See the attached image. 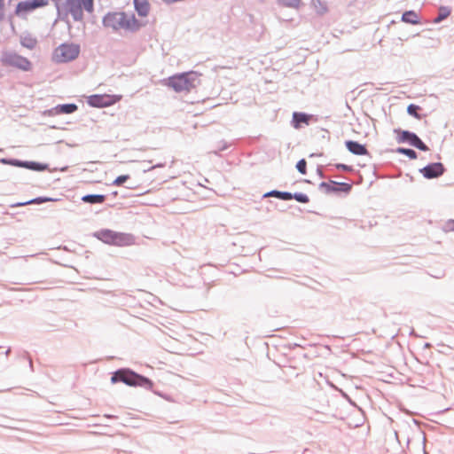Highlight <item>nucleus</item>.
<instances>
[{"label":"nucleus","mask_w":454,"mask_h":454,"mask_svg":"<svg viewBox=\"0 0 454 454\" xmlns=\"http://www.w3.org/2000/svg\"><path fill=\"white\" fill-rule=\"evenodd\" d=\"M120 382L129 387H141L145 389H152L153 387L152 380L127 367L117 369L111 374V383Z\"/></svg>","instance_id":"obj_1"},{"label":"nucleus","mask_w":454,"mask_h":454,"mask_svg":"<svg viewBox=\"0 0 454 454\" xmlns=\"http://www.w3.org/2000/svg\"><path fill=\"white\" fill-rule=\"evenodd\" d=\"M200 76L196 71L184 72L168 77L166 84L176 92L190 91L200 84Z\"/></svg>","instance_id":"obj_2"},{"label":"nucleus","mask_w":454,"mask_h":454,"mask_svg":"<svg viewBox=\"0 0 454 454\" xmlns=\"http://www.w3.org/2000/svg\"><path fill=\"white\" fill-rule=\"evenodd\" d=\"M94 237L102 242L114 246H128L133 241V236L128 233L117 232L110 229H101L94 232Z\"/></svg>","instance_id":"obj_3"},{"label":"nucleus","mask_w":454,"mask_h":454,"mask_svg":"<svg viewBox=\"0 0 454 454\" xmlns=\"http://www.w3.org/2000/svg\"><path fill=\"white\" fill-rule=\"evenodd\" d=\"M80 45L76 43H64L59 45L53 53V60L56 63H67L74 60L80 54Z\"/></svg>","instance_id":"obj_4"},{"label":"nucleus","mask_w":454,"mask_h":454,"mask_svg":"<svg viewBox=\"0 0 454 454\" xmlns=\"http://www.w3.org/2000/svg\"><path fill=\"white\" fill-rule=\"evenodd\" d=\"M394 132L397 135L396 141L399 144H408L422 152H428L429 147L413 131L402 129H395Z\"/></svg>","instance_id":"obj_5"},{"label":"nucleus","mask_w":454,"mask_h":454,"mask_svg":"<svg viewBox=\"0 0 454 454\" xmlns=\"http://www.w3.org/2000/svg\"><path fill=\"white\" fill-rule=\"evenodd\" d=\"M1 62L4 66L13 67L22 71H29L32 66L28 59L12 51L3 52Z\"/></svg>","instance_id":"obj_6"},{"label":"nucleus","mask_w":454,"mask_h":454,"mask_svg":"<svg viewBox=\"0 0 454 454\" xmlns=\"http://www.w3.org/2000/svg\"><path fill=\"white\" fill-rule=\"evenodd\" d=\"M318 189L325 194H339L340 192L348 194L352 190V184L330 180L329 182H321Z\"/></svg>","instance_id":"obj_7"},{"label":"nucleus","mask_w":454,"mask_h":454,"mask_svg":"<svg viewBox=\"0 0 454 454\" xmlns=\"http://www.w3.org/2000/svg\"><path fill=\"white\" fill-rule=\"evenodd\" d=\"M419 173L426 179H434L442 176L446 168L442 162H431L426 165L425 167L419 168Z\"/></svg>","instance_id":"obj_8"},{"label":"nucleus","mask_w":454,"mask_h":454,"mask_svg":"<svg viewBox=\"0 0 454 454\" xmlns=\"http://www.w3.org/2000/svg\"><path fill=\"white\" fill-rule=\"evenodd\" d=\"M48 4V0H25L20 1L17 4L15 8V13L20 15L23 13H28L35 11L37 8L44 7Z\"/></svg>","instance_id":"obj_9"},{"label":"nucleus","mask_w":454,"mask_h":454,"mask_svg":"<svg viewBox=\"0 0 454 454\" xmlns=\"http://www.w3.org/2000/svg\"><path fill=\"white\" fill-rule=\"evenodd\" d=\"M120 28H124L131 32H136L142 27L141 22L135 17L134 14L128 16L126 12H120Z\"/></svg>","instance_id":"obj_10"},{"label":"nucleus","mask_w":454,"mask_h":454,"mask_svg":"<svg viewBox=\"0 0 454 454\" xmlns=\"http://www.w3.org/2000/svg\"><path fill=\"white\" fill-rule=\"evenodd\" d=\"M87 103L91 107L103 108L114 103L113 97L106 94H93L88 97Z\"/></svg>","instance_id":"obj_11"},{"label":"nucleus","mask_w":454,"mask_h":454,"mask_svg":"<svg viewBox=\"0 0 454 454\" xmlns=\"http://www.w3.org/2000/svg\"><path fill=\"white\" fill-rule=\"evenodd\" d=\"M78 110V106L74 103L59 104L48 109L46 114L50 116H55L59 114H70Z\"/></svg>","instance_id":"obj_12"},{"label":"nucleus","mask_w":454,"mask_h":454,"mask_svg":"<svg viewBox=\"0 0 454 454\" xmlns=\"http://www.w3.org/2000/svg\"><path fill=\"white\" fill-rule=\"evenodd\" d=\"M67 12H69L74 21H80L83 19V12L82 7V0H67L66 1Z\"/></svg>","instance_id":"obj_13"},{"label":"nucleus","mask_w":454,"mask_h":454,"mask_svg":"<svg viewBox=\"0 0 454 454\" xmlns=\"http://www.w3.org/2000/svg\"><path fill=\"white\" fill-rule=\"evenodd\" d=\"M313 118L314 116L309 114L303 112H294L291 123L294 129H301L303 124L309 125Z\"/></svg>","instance_id":"obj_14"},{"label":"nucleus","mask_w":454,"mask_h":454,"mask_svg":"<svg viewBox=\"0 0 454 454\" xmlns=\"http://www.w3.org/2000/svg\"><path fill=\"white\" fill-rule=\"evenodd\" d=\"M345 146H346L347 150L354 155H358V156L369 155V151L367 150L366 145L360 144L357 141L346 140Z\"/></svg>","instance_id":"obj_15"},{"label":"nucleus","mask_w":454,"mask_h":454,"mask_svg":"<svg viewBox=\"0 0 454 454\" xmlns=\"http://www.w3.org/2000/svg\"><path fill=\"white\" fill-rule=\"evenodd\" d=\"M119 17L120 12H108L103 17L102 23L104 27L118 30L120 28Z\"/></svg>","instance_id":"obj_16"},{"label":"nucleus","mask_w":454,"mask_h":454,"mask_svg":"<svg viewBox=\"0 0 454 454\" xmlns=\"http://www.w3.org/2000/svg\"><path fill=\"white\" fill-rule=\"evenodd\" d=\"M135 11L140 17H146L150 12V4L147 0H133Z\"/></svg>","instance_id":"obj_17"},{"label":"nucleus","mask_w":454,"mask_h":454,"mask_svg":"<svg viewBox=\"0 0 454 454\" xmlns=\"http://www.w3.org/2000/svg\"><path fill=\"white\" fill-rule=\"evenodd\" d=\"M81 200L82 202L91 204V205L103 204L106 200V195L86 194V195H83Z\"/></svg>","instance_id":"obj_18"},{"label":"nucleus","mask_w":454,"mask_h":454,"mask_svg":"<svg viewBox=\"0 0 454 454\" xmlns=\"http://www.w3.org/2000/svg\"><path fill=\"white\" fill-rule=\"evenodd\" d=\"M401 20L407 24L417 25L420 23L418 13L413 11H405L401 17Z\"/></svg>","instance_id":"obj_19"},{"label":"nucleus","mask_w":454,"mask_h":454,"mask_svg":"<svg viewBox=\"0 0 454 454\" xmlns=\"http://www.w3.org/2000/svg\"><path fill=\"white\" fill-rule=\"evenodd\" d=\"M274 197L281 200H291V192L286 191H278V190H271L270 192H265L262 195V198Z\"/></svg>","instance_id":"obj_20"},{"label":"nucleus","mask_w":454,"mask_h":454,"mask_svg":"<svg viewBox=\"0 0 454 454\" xmlns=\"http://www.w3.org/2000/svg\"><path fill=\"white\" fill-rule=\"evenodd\" d=\"M20 44L27 49L33 50L37 44V40L30 34L26 33L20 35Z\"/></svg>","instance_id":"obj_21"},{"label":"nucleus","mask_w":454,"mask_h":454,"mask_svg":"<svg viewBox=\"0 0 454 454\" xmlns=\"http://www.w3.org/2000/svg\"><path fill=\"white\" fill-rule=\"evenodd\" d=\"M25 168L35 172H42L47 170L49 168V165L47 163H42L34 160H27Z\"/></svg>","instance_id":"obj_22"},{"label":"nucleus","mask_w":454,"mask_h":454,"mask_svg":"<svg viewBox=\"0 0 454 454\" xmlns=\"http://www.w3.org/2000/svg\"><path fill=\"white\" fill-rule=\"evenodd\" d=\"M451 10L449 6L441 5L437 16L434 19V23H440L450 15Z\"/></svg>","instance_id":"obj_23"},{"label":"nucleus","mask_w":454,"mask_h":454,"mask_svg":"<svg viewBox=\"0 0 454 454\" xmlns=\"http://www.w3.org/2000/svg\"><path fill=\"white\" fill-rule=\"evenodd\" d=\"M393 152L397 153L399 154H403L407 156L410 160H416L418 158L417 152L411 148L397 147L396 149L393 150Z\"/></svg>","instance_id":"obj_24"},{"label":"nucleus","mask_w":454,"mask_h":454,"mask_svg":"<svg viewBox=\"0 0 454 454\" xmlns=\"http://www.w3.org/2000/svg\"><path fill=\"white\" fill-rule=\"evenodd\" d=\"M311 4L318 15H323L327 12L326 4L321 0H312Z\"/></svg>","instance_id":"obj_25"},{"label":"nucleus","mask_w":454,"mask_h":454,"mask_svg":"<svg viewBox=\"0 0 454 454\" xmlns=\"http://www.w3.org/2000/svg\"><path fill=\"white\" fill-rule=\"evenodd\" d=\"M419 110L420 106L415 104H410L407 106V114L417 120H421L423 118V115L419 114Z\"/></svg>","instance_id":"obj_26"},{"label":"nucleus","mask_w":454,"mask_h":454,"mask_svg":"<svg viewBox=\"0 0 454 454\" xmlns=\"http://www.w3.org/2000/svg\"><path fill=\"white\" fill-rule=\"evenodd\" d=\"M57 200H59V199H54V198L46 197V196H39V197L31 199L29 200H27V203L29 205H32V204L40 205V204H43L45 202L57 201Z\"/></svg>","instance_id":"obj_27"},{"label":"nucleus","mask_w":454,"mask_h":454,"mask_svg":"<svg viewBox=\"0 0 454 454\" xmlns=\"http://www.w3.org/2000/svg\"><path fill=\"white\" fill-rule=\"evenodd\" d=\"M291 200H295L296 201L306 204L309 202V198L306 193L303 192H291Z\"/></svg>","instance_id":"obj_28"},{"label":"nucleus","mask_w":454,"mask_h":454,"mask_svg":"<svg viewBox=\"0 0 454 454\" xmlns=\"http://www.w3.org/2000/svg\"><path fill=\"white\" fill-rule=\"evenodd\" d=\"M277 3L284 7L297 9L301 4V0H277Z\"/></svg>","instance_id":"obj_29"},{"label":"nucleus","mask_w":454,"mask_h":454,"mask_svg":"<svg viewBox=\"0 0 454 454\" xmlns=\"http://www.w3.org/2000/svg\"><path fill=\"white\" fill-rule=\"evenodd\" d=\"M296 169L298 170L299 173H301V175H305L307 173V161L305 159H301L297 161L296 163V166H295Z\"/></svg>","instance_id":"obj_30"},{"label":"nucleus","mask_w":454,"mask_h":454,"mask_svg":"<svg viewBox=\"0 0 454 454\" xmlns=\"http://www.w3.org/2000/svg\"><path fill=\"white\" fill-rule=\"evenodd\" d=\"M130 178L129 175H121L117 176L112 183L114 186H121L126 181H128Z\"/></svg>","instance_id":"obj_31"},{"label":"nucleus","mask_w":454,"mask_h":454,"mask_svg":"<svg viewBox=\"0 0 454 454\" xmlns=\"http://www.w3.org/2000/svg\"><path fill=\"white\" fill-rule=\"evenodd\" d=\"M82 7L88 12H92L94 10V0H82Z\"/></svg>","instance_id":"obj_32"},{"label":"nucleus","mask_w":454,"mask_h":454,"mask_svg":"<svg viewBox=\"0 0 454 454\" xmlns=\"http://www.w3.org/2000/svg\"><path fill=\"white\" fill-rule=\"evenodd\" d=\"M27 160H22L19 159L11 158L10 166L17 167V168H24L26 167Z\"/></svg>","instance_id":"obj_33"},{"label":"nucleus","mask_w":454,"mask_h":454,"mask_svg":"<svg viewBox=\"0 0 454 454\" xmlns=\"http://www.w3.org/2000/svg\"><path fill=\"white\" fill-rule=\"evenodd\" d=\"M221 144H222L221 146L217 150H215V151L212 152L215 155H219L220 152L228 149L230 147V145H231L230 144H228L225 141H221Z\"/></svg>","instance_id":"obj_34"},{"label":"nucleus","mask_w":454,"mask_h":454,"mask_svg":"<svg viewBox=\"0 0 454 454\" xmlns=\"http://www.w3.org/2000/svg\"><path fill=\"white\" fill-rule=\"evenodd\" d=\"M336 169L343 170V171H352L353 168L352 166L346 165L344 163H337L335 164Z\"/></svg>","instance_id":"obj_35"},{"label":"nucleus","mask_w":454,"mask_h":454,"mask_svg":"<svg viewBox=\"0 0 454 454\" xmlns=\"http://www.w3.org/2000/svg\"><path fill=\"white\" fill-rule=\"evenodd\" d=\"M444 230L446 231H454V220L450 219L448 222H446L444 225Z\"/></svg>","instance_id":"obj_36"},{"label":"nucleus","mask_w":454,"mask_h":454,"mask_svg":"<svg viewBox=\"0 0 454 454\" xmlns=\"http://www.w3.org/2000/svg\"><path fill=\"white\" fill-rule=\"evenodd\" d=\"M4 0H0V20H2L4 18Z\"/></svg>","instance_id":"obj_37"},{"label":"nucleus","mask_w":454,"mask_h":454,"mask_svg":"<svg viewBox=\"0 0 454 454\" xmlns=\"http://www.w3.org/2000/svg\"><path fill=\"white\" fill-rule=\"evenodd\" d=\"M317 175L319 176V177L325 178V176L321 167H319V166L317 167Z\"/></svg>","instance_id":"obj_38"},{"label":"nucleus","mask_w":454,"mask_h":454,"mask_svg":"<svg viewBox=\"0 0 454 454\" xmlns=\"http://www.w3.org/2000/svg\"><path fill=\"white\" fill-rule=\"evenodd\" d=\"M10 160H11V158H1L0 163L4 164V165H10Z\"/></svg>","instance_id":"obj_39"},{"label":"nucleus","mask_w":454,"mask_h":454,"mask_svg":"<svg viewBox=\"0 0 454 454\" xmlns=\"http://www.w3.org/2000/svg\"><path fill=\"white\" fill-rule=\"evenodd\" d=\"M27 205H28L27 203V201H23V202H17V203L13 204L12 207H24V206H27Z\"/></svg>","instance_id":"obj_40"},{"label":"nucleus","mask_w":454,"mask_h":454,"mask_svg":"<svg viewBox=\"0 0 454 454\" xmlns=\"http://www.w3.org/2000/svg\"><path fill=\"white\" fill-rule=\"evenodd\" d=\"M51 1L55 3L56 7H57L58 13H59V14H60V7H59V1H60V0H51Z\"/></svg>","instance_id":"obj_41"},{"label":"nucleus","mask_w":454,"mask_h":454,"mask_svg":"<svg viewBox=\"0 0 454 454\" xmlns=\"http://www.w3.org/2000/svg\"><path fill=\"white\" fill-rule=\"evenodd\" d=\"M164 165H165L164 163H158V164L151 167L148 170L155 168H162V167H164Z\"/></svg>","instance_id":"obj_42"},{"label":"nucleus","mask_w":454,"mask_h":454,"mask_svg":"<svg viewBox=\"0 0 454 454\" xmlns=\"http://www.w3.org/2000/svg\"><path fill=\"white\" fill-rule=\"evenodd\" d=\"M29 367L33 371V363L30 357H28Z\"/></svg>","instance_id":"obj_43"},{"label":"nucleus","mask_w":454,"mask_h":454,"mask_svg":"<svg viewBox=\"0 0 454 454\" xmlns=\"http://www.w3.org/2000/svg\"><path fill=\"white\" fill-rule=\"evenodd\" d=\"M424 348H431V344L427 342V343H425Z\"/></svg>","instance_id":"obj_44"},{"label":"nucleus","mask_w":454,"mask_h":454,"mask_svg":"<svg viewBox=\"0 0 454 454\" xmlns=\"http://www.w3.org/2000/svg\"><path fill=\"white\" fill-rule=\"evenodd\" d=\"M10 352H11V348H9L5 351V355H6V356H8Z\"/></svg>","instance_id":"obj_45"},{"label":"nucleus","mask_w":454,"mask_h":454,"mask_svg":"<svg viewBox=\"0 0 454 454\" xmlns=\"http://www.w3.org/2000/svg\"><path fill=\"white\" fill-rule=\"evenodd\" d=\"M107 418H114V415H106Z\"/></svg>","instance_id":"obj_46"},{"label":"nucleus","mask_w":454,"mask_h":454,"mask_svg":"<svg viewBox=\"0 0 454 454\" xmlns=\"http://www.w3.org/2000/svg\"><path fill=\"white\" fill-rule=\"evenodd\" d=\"M112 194H113L114 196H116V195H117V192H114Z\"/></svg>","instance_id":"obj_47"}]
</instances>
